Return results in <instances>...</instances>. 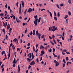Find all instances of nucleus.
Segmentation results:
<instances>
[{
    "label": "nucleus",
    "instance_id": "nucleus-18",
    "mask_svg": "<svg viewBox=\"0 0 73 73\" xmlns=\"http://www.w3.org/2000/svg\"><path fill=\"white\" fill-rule=\"evenodd\" d=\"M13 45V43H11L9 47V48H11V46H12Z\"/></svg>",
    "mask_w": 73,
    "mask_h": 73
},
{
    "label": "nucleus",
    "instance_id": "nucleus-22",
    "mask_svg": "<svg viewBox=\"0 0 73 73\" xmlns=\"http://www.w3.org/2000/svg\"><path fill=\"white\" fill-rule=\"evenodd\" d=\"M50 15L51 17H52V14L51 13V12H49Z\"/></svg>",
    "mask_w": 73,
    "mask_h": 73
},
{
    "label": "nucleus",
    "instance_id": "nucleus-2",
    "mask_svg": "<svg viewBox=\"0 0 73 73\" xmlns=\"http://www.w3.org/2000/svg\"><path fill=\"white\" fill-rule=\"evenodd\" d=\"M32 11H33L32 9L31 8H29V9L28 10L27 12H28H28H30L29 13H30V12H32Z\"/></svg>",
    "mask_w": 73,
    "mask_h": 73
},
{
    "label": "nucleus",
    "instance_id": "nucleus-42",
    "mask_svg": "<svg viewBox=\"0 0 73 73\" xmlns=\"http://www.w3.org/2000/svg\"><path fill=\"white\" fill-rule=\"evenodd\" d=\"M54 63H55V64H56L57 62V61H56V60H54Z\"/></svg>",
    "mask_w": 73,
    "mask_h": 73
},
{
    "label": "nucleus",
    "instance_id": "nucleus-61",
    "mask_svg": "<svg viewBox=\"0 0 73 73\" xmlns=\"http://www.w3.org/2000/svg\"><path fill=\"white\" fill-rule=\"evenodd\" d=\"M31 66L30 65H29V67L28 68L29 69H30V68H31Z\"/></svg>",
    "mask_w": 73,
    "mask_h": 73
},
{
    "label": "nucleus",
    "instance_id": "nucleus-31",
    "mask_svg": "<svg viewBox=\"0 0 73 73\" xmlns=\"http://www.w3.org/2000/svg\"><path fill=\"white\" fill-rule=\"evenodd\" d=\"M56 6L57 7V8H60V7H59V5H58L56 4Z\"/></svg>",
    "mask_w": 73,
    "mask_h": 73
},
{
    "label": "nucleus",
    "instance_id": "nucleus-17",
    "mask_svg": "<svg viewBox=\"0 0 73 73\" xmlns=\"http://www.w3.org/2000/svg\"><path fill=\"white\" fill-rule=\"evenodd\" d=\"M41 53L42 54H44V51L43 50H42L41 51Z\"/></svg>",
    "mask_w": 73,
    "mask_h": 73
},
{
    "label": "nucleus",
    "instance_id": "nucleus-4",
    "mask_svg": "<svg viewBox=\"0 0 73 73\" xmlns=\"http://www.w3.org/2000/svg\"><path fill=\"white\" fill-rule=\"evenodd\" d=\"M40 49H45V47L41 45L40 46Z\"/></svg>",
    "mask_w": 73,
    "mask_h": 73
},
{
    "label": "nucleus",
    "instance_id": "nucleus-44",
    "mask_svg": "<svg viewBox=\"0 0 73 73\" xmlns=\"http://www.w3.org/2000/svg\"><path fill=\"white\" fill-rule=\"evenodd\" d=\"M33 50H34V51H35V52H36V50H35V47H34V46H33Z\"/></svg>",
    "mask_w": 73,
    "mask_h": 73
},
{
    "label": "nucleus",
    "instance_id": "nucleus-54",
    "mask_svg": "<svg viewBox=\"0 0 73 73\" xmlns=\"http://www.w3.org/2000/svg\"><path fill=\"white\" fill-rule=\"evenodd\" d=\"M19 9H21V4L20 5V7H19Z\"/></svg>",
    "mask_w": 73,
    "mask_h": 73
},
{
    "label": "nucleus",
    "instance_id": "nucleus-38",
    "mask_svg": "<svg viewBox=\"0 0 73 73\" xmlns=\"http://www.w3.org/2000/svg\"><path fill=\"white\" fill-rule=\"evenodd\" d=\"M61 37H62V40H64V38H63V36L62 35H61Z\"/></svg>",
    "mask_w": 73,
    "mask_h": 73
},
{
    "label": "nucleus",
    "instance_id": "nucleus-21",
    "mask_svg": "<svg viewBox=\"0 0 73 73\" xmlns=\"http://www.w3.org/2000/svg\"><path fill=\"white\" fill-rule=\"evenodd\" d=\"M68 3L69 4H71V3H72V1L70 0H69L68 1Z\"/></svg>",
    "mask_w": 73,
    "mask_h": 73
},
{
    "label": "nucleus",
    "instance_id": "nucleus-35",
    "mask_svg": "<svg viewBox=\"0 0 73 73\" xmlns=\"http://www.w3.org/2000/svg\"><path fill=\"white\" fill-rule=\"evenodd\" d=\"M53 51L52 52H55V49L54 48H53L52 49Z\"/></svg>",
    "mask_w": 73,
    "mask_h": 73
},
{
    "label": "nucleus",
    "instance_id": "nucleus-47",
    "mask_svg": "<svg viewBox=\"0 0 73 73\" xmlns=\"http://www.w3.org/2000/svg\"><path fill=\"white\" fill-rule=\"evenodd\" d=\"M45 11V9H42L41 10V11Z\"/></svg>",
    "mask_w": 73,
    "mask_h": 73
},
{
    "label": "nucleus",
    "instance_id": "nucleus-59",
    "mask_svg": "<svg viewBox=\"0 0 73 73\" xmlns=\"http://www.w3.org/2000/svg\"><path fill=\"white\" fill-rule=\"evenodd\" d=\"M35 25L36 26L37 25V22H35Z\"/></svg>",
    "mask_w": 73,
    "mask_h": 73
},
{
    "label": "nucleus",
    "instance_id": "nucleus-49",
    "mask_svg": "<svg viewBox=\"0 0 73 73\" xmlns=\"http://www.w3.org/2000/svg\"><path fill=\"white\" fill-rule=\"evenodd\" d=\"M66 50L64 49V50H63V52H66Z\"/></svg>",
    "mask_w": 73,
    "mask_h": 73
},
{
    "label": "nucleus",
    "instance_id": "nucleus-23",
    "mask_svg": "<svg viewBox=\"0 0 73 73\" xmlns=\"http://www.w3.org/2000/svg\"><path fill=\"white\" fill-rule=\"evenodd\" d=\"M27 9H26L25 12H24L25 15V14H26V13H27Z\"/></svg>",
    "mask_w": 73,
    "mask_h": 73
},
{
    "label": "nucleus",
    "instance_id": "nucleus-29",
    "mask_svg": "<svg viewBox=\"0 0 73 73\" xmlns=\"http://www.w3.org/2000/svg\"><path fill=\"white\" fill-rule=\"evenodd\" d=\"M66 61H68V60H69V58H68V57H66Z\"/></svg>",
    "mask_w": 73,
    "mask_h": 73
},
{
    "label": "nucleus",
    "instance_id": "nucleus-39",
    "mask_svg": "<svg viewBox=\"0 0 73 73\" xmlns=\"http://www.w3.org/2000/svg\"><path fill=\"white\" fill-rule=\"evenodd\" d=\"M52 29H53V30H54L55 29V26H54L52 27Z\"/></svg>",
    "mask_w": 73,
    "mask_h": 73
},
{
    "label": "nucleus",
    "instance_id": "nucleus-7",
    "mask_svg": "<svg viewBox=\"0 0 73 73\" xmlns=\"http://www.w3.org/2000/svg\"><path fill=\"white\" fill-rule=\"evenodd\" d=\"M35 20H35V21L34 22V24H35V23H37V21L38 20V19H36Z\"/></svg>",
    "mask_w": 73,
    "mask_h": 73
},
{
    "label": "nucleus",
    "instance_id": "nucleus-6",
    "mask_svg": "<svg viewBox=\"0 0 73 73\" xmlns=\"http://www.w3.org/2000/svg\"><path fill=\"white\" fill-rule=\"evenodd\" d=\"M56 64L55 66H58V65H59L60 64V63H58V62H57L56 63Z\"/></svg>",
    "mask_w": 73,
    "mask_h": 73
},
{
    "label": "nucleus",
    "instance_id": "nucleus-58",
    "mask_svg": "<svg viewBox=\"0 0 73 73\" xmlns=\"http://www.w3.org/2000/svg\"><path fill=\"white\" fill-rule=\"evenodd\" d=\"M38 44H36V48H37V47H38Z\"/></svg>",
    "mask_w": 73,
    "mask_h": 73
},
{
    "label": "nucleus",
    "instance_id": "nucleus-41",
    "mask_svg": "<svg viewBox=\"0 0 73 73\" xmlns=\"http://www.w3.org/2000/svg\"><path fill=\"white\" fill-rule=\"evenodd\" d=\"M3 15H4V14L3 13H1L0 14V16H3Z\"/></svg>",
    "mask_w": 73,
    "mask_h": 73
},
{
    "label": "nucleus",
    "instance_id": "nucleus-15",
    "mask_svg": "<svg viewBox=\"0 0 73 73\" xmlns=\"http://www.w3.org/2000/svg\"><path fill=\"white\" fill-rule=\"evenodd\" d=\"M52 38H54V37H55V36H54V35H52Z\"/></svg>",
    "mask_w": 73,
    "mask_h": 73
},
{
    "label": "nucleus",
    "instance_id": "nucleus-3",
    "mask_svg": "<svg viewBox=\"0 0 73 73\" xmlns=\"http://www.w3.org/2000/svg\"><path fill=\"white\" fill-rule=\"evenodd\" d=\"M34 64H35V61H33L30 63V65H34Z\"/></svg>",
    "mask_w": 73,
    "mask_h": 73
},
{
    "label": "nucleus",
    "instance_id": "nucleus-48",
    "mask_svg": "<svg viewBox=\"0 0 73 73\" xmlns=\"http://www.w3.org/2000/svg\"><path fill=\"white\" fill-rule=\"evenodd\" d=\"M12 29H11V28H10L9 30V32H11V31H12Z\"/></svg>",
    "mask_w": 73,
    "mask_h": 73
},
{
    "label": "nucleus",
    "instance_id": "nucleus-52",
    "mask_svg": "<svg viewBox=\"0 0 73 73\" xmlns=\"http://www.w3.org/2000/svg\"><path fill=\"white\" fill-rule=\"evenodd\" d=\"M65 66V64L64 63L63 64V68H64Z\"/></svg>",
    "mask_w": 73,
    "mask_h": 73
},
{
    "label": "nucleus",
    "instance_id": "nucleus-30",
    "mask_svg": "<svg viewBox=\"0 0 73 73\" xmlns=\"http://www.w3.org/2000/svg\"><path fill=\"white\" fill-rule=\"evenodd\" d=\"M3 25L4 27H5L6 26H5V23L4 22H3Z\"/></svg>",
    "mask_w": 73,
    "mask_h": 73
},
{
    "label": "nucleus",
    "instance_id": "nucleus-28",
    "mask_svg": "<svg viewBox=\"0 0 73 73\" xmlns=\"http://www.w3.org/2000/svg\"><path fill=\"white\" fill-rule=\"evenodd\" d=\"M57 15L58 17H60V12H58V13L57 14Z\"/></svg>",
    "mask_w": 73,
    "mask_h": 73
},
{
    "label": "nucleus",
    "instance_id": "nucleus-34",
    "mask_svg": "<svg viewBox=\"0 0 73 73\" xmlns=\"http://www.w3.org/2000/svg\"><path fill=\"white\" fill-rule=\"evenodd\" d=\"M48 51L49 52H52V49L50 48L49 50H48Z\"/></svg>",
    "mask_w": 73,
    "mask_h": 73
},
{
    "label": "nucleus",
    "instance_id": "nucleus-37",
    "mask_svg": "<svg viewBox=\"0 0 73 73\" xmlns=\"http://www.w3.org/2000/svg\"><path fill=\"white\" fill-rule=\"evenodd\" d=\"M32 54L31 53H29L28 54V55H27L28 56V57H29V56H30V55Z\"/></svg>",
    "mask_w": 73,
    "mask_h": 73
},
{
    "label": "nucleus",
    "instance_id": "nucleus-10",
    "mask_svg": "<svg viewBox=\"0 0 73 73\" xmlns=\"http://www.w3.org/2000/svg\"><path fill=\"white\" fill-rule=\"evenodd\" d=\"M54 15L55 16H57V15L56 14V12H55V11H54Z\"/></svg>",
    "mask_w": 73,
    "mask_h": 73
},
{
    "label": "nucleus",
    "instance_id": "nucleus-16",
    "mask_svg": "<svg viewBox=\"0 0 73 73\" xmlns=\"http://www.w3.org/2000/svg\"><path fill=\"white\" fill-rule=\"evenodd\" d=\"M68 14L69 16H70L71 15V13H70V11L68 12Z\"/></svg>",
    "mask_w": 73,
    "mask_h": 73
},
{
    "label": "nucleus",
    "instance_id": "nucleus-45",
    "mask_svg": "<svg viewBox=\"0 0 73 73\" xmlns=\"http://www.w3.org/2000/svg\"><path fill=\"white\" fill-rule=\"evenodd\" d=\"M66 53L67 54H70V52H66Z\"/></svg>",
    "mask_w": 73,
    "mask_h": 73
},
{
    "label": "nucleus",
    "instance_id": "nucleus-53",
    "mask_svg": "<svg viewBox=\"0 0 73 73\" xmlns=\"http://www.w3.org/2000/svg\"><path fill=\"white\" fill-rule=\"evenodd\" d=\"M30 45H31L30 43H28V44H27V46H30Z\"/></svg>",
    "mask_w": 73,
    "mask_h": 73
},
{
    "label": "nucleus",
    "instance_id": "nucleus-1",
    "mask_svg": "<svg viewBox=\"0 0 73 73\" xmlns=\"http://www.w3.org/2000/svg\"><path fill=\"white\" fill-rule=\"evenodd\" d=\"M51 30L53 32H55V31H56V30H58V29H57V27H56L53 30V29L51 27Z\"/></svg>",
    "mask_w": 73,
    "mask_h": 73
},
{
    "label": "nucleus",
    "instance_id": "nucleus-50",
    "mask_svg": "<svg viewBox=\"0 0 73 73\" xmlns=\"http://www.w3.org/2000/svg\"><path fill=\"white\" fill-rule=\"evenodd\" d=\"M27 60H28V61H30V59L29 58H27Z\"/></svg>",
    "mask_w": 73,
    "mask_h": 73
},
{
    "label": "nucleus",
    "instance_id": "nucleus-5",
    "mask_svg": "<svg viewBox=\"0 0 73 73\" xmlns=\"http://www.w3.org/2000/svg\"><path fill=\"white\" fill-rule=\"evenodd\" d=\"M18 73L20 72V65H19L18 66Z\"/></svg>",
    "mask_w": 73,
    "mask_h": 73
},
{
    "label": "nucleus",
    "instance_id": "nucleus-33",
    "mask_svg": "<svg viewBox=\"0 0 73 73\" xmlns=\"http://www.w3.org/2000/svg\"><path fill=\"white\" fill-rule=\"evenodd\" d=\"M27 29H26V30L25 31V33H27Z\"/></svg>",
    "mask_w": 73,
    "mask_h": 73
},
{
    "label": "nucleus",
    "instance_id": "nucleus-19",
    "mask_svg": "<svg viewBox=\"0 0 73 73\" xmlns=\"http://www.w3.org/2000/svg\"><path fill=\"white\" fill-rule=\"evenodd\" d=\"M12 48H13V50H15V47H14V45H12Z\"/></svg>",
    "mask_w": 73,
    "mask_h": 73
},
{
    "label": "nucleus",
    "instance_id": "nucleus-55",
    "mask_svg": "<svg viewBox=\"0 0 73 73\" xmlns=\"http://www.w3.org/2000/svg\"><path fill=\"white\" fill-rule=\"evenodd\" d=\"M63 61L64 62V63H66V62H65V59H64L63 60Z\"/></svg>",
    "mask_w": 73,
    "mask_h": 73
},
{
    "label": "nucleus",
    "instance_id": "nucleus-8",
    "mask_svg": "<svg viewBox=\"0 0 73 73\" xmlns=\"http://www.w3.org/2000/svg\"><path fill=\"white\" fill-rule=\"evenodd\" d=\"M54 20H55V21H57V17H56V16L54 17Z\"/></svg>",
    "mask_w": 73,
    "mask_h": 73
},
{
    "label": "nucleus",
    "instance_id": "nucleus-36",
    "mask_svg": "<svg viewBox=\"0 0 73 73\" xmlns=\"http://www.w3.org/2000/svg\"><path fill=\"white\" fill-rule=\"evenodd\" d=\"M64 34H65V32H64V31L63 32V33H62V36H63V37H64Z\"/></svg>",
    "mask_w": 73,
    "mask_h": 73
},
{
    "label": "nucleus",
    "instance_id": "nucleus-27",
    "mask_svg": "<svg viewBox=\"0 0 73 73\" xmlns=\"http://www.w3.org/2000/svg\"><path fill=\"white\" fill-rule=\"evenodd\" d=\"M44 35H43L41 36V37L40 38H44Z\"/></svg>",
    "mask_w": 73,
    "mask_h": 73
},
{
    "label": "nucleus",
    "instance_id": "nucleus-40",
    "mask_svg": "<svg viewBox=\"0 0 73 73\" xmlns=\"http://www.w3.org/2000/svg\"><path fill=\"white\" fill-rule=\"evenodd\" d=\"M2 31L3 32H4V33H5V30L4 29H3Z\"/></svg>",
    "mask_w": 73,
    "mask_h": 73
},
{
    "label": "nucleus",
    "instance_id": "nucleus-56",
    "mask_svg": "<svg viewBox=\"0 0 73 73\" xmlns=\"http://www.w3.org/2000/svg\"><path fill=\"white\" fill-rule=\"evenodd\" d=\"M62 54L63 55H65V53H64V52H62Z\"/></svg>",
    "mask_w": 73,
    "mask_h": 73
},
{
    "label": "nucleus",
    "instance_id": "nucleus-57",
    "mask_svg": "<svg viewBox=\"0 0 73 73\" xmlns=\"http://www.w3.org/2000/svg\"><path fill=\"white\" fill-rule=\"evenodd\" d=\"M21 9H20L19 10V14H21Z\"/></svg>",
    "mask_w": 73,
    "mask_h": 73
},
{
    "label": "nucleus",
    "instance_id": "nucleus-51",
    "mask_svg": "<svg viewBox=\"0 0 73 73\" xmlns=\"http://www.w3.org/2000/svg\"><path fill=\"white\" fill-rule=\"evenodd\" d=\"M8 38V36L7 35H6V37H5V39H7Z\"/></svg>",
    "mask_w": 73,
    "mask_h": 73
},
{
    "label": "nucleus",
    "instance_id": "nucleus-11",
    "mask_svg": "<svg viewBox=\"0 0 73 73\" xmlns=\"http://www.w3.org/2000/svg\"><path fill=\"white\" fill-rule=\"evenodd\" d=\"M40 20H41V17H39L38 19V23H40Z\"/></svg>",
    "mask_w": 73,
    "mask_h": 73
},
{
    "label": "nucleus",
    "instance_id": "nucleus-62",
    "mask_svg": "<svg viewBox=\"0 0 73 73\" xmlns=\"http://www.w3.org/2000/svg\"><path fill=\"white\" fill-rule=\"evenodd\" d=\"M36 61L37 62H38V58H37L36 59Z\"/></svg>",
    "mask_w": 73,
    "mask_h": 73
},
{
    "label": "nucleus",
    "instance_id": "nucleus-26",
    "mask_svg": "<svg viewBox=\"0 0 73 73\" xmlns=\"http://www.w3.org/2000/svg\"><path fill=\"white\" fill-rule=\"evenodd\" d=\"M53 40L54 41V42L55 43V44H56V41H55V40H54V39L53 38Z\"/></svg>",
    "mask_w": 73,
    "mask_h": 73
},
{
    "label": "nucleus",
    "instance_id": "nucleus-46",
    "mask_svg": "<svg viewBox=\"0 0 73 73\" xmlns=\"http://www.w3.org/2000/svg\"><path fill=\"white\" fill-rule=\"evenodd\" d=\"M31 57H32V58L33 59V58H35V55L31 56Z\"/></svg>",
    "mask_w": 73,
    "mask_h": 73
},
{
    "label": "nucleus",
    "instance_id": "nucleus-13",
    "mask_svg": "<svg viewBox=\"0 0 73 73\" xmlns=\"http://www.w3.org/2000/svg\"><path fill=\"white\" fill-rule=\"evenodd\" d=\"M68 15H66L64 17V19H67V18H68Z\"/></svg>",
    "mask_w": 73,
    "mask_h": 73
},
{
    "label": "nucleus",
    "instance_id": "nucleus-64",
    "mask_svg": "<svg viewBox=\"0 0 73 73\" xmlns=\"http://www.w3.org/2000/svg\"><path fill=\"white\" fill-rule=\"evenodd\" d=\"M13 19H14V20H15V18H16V17H15V16H13Z\"/></svg>",
    "mask_w": 73,
    "mask_h": 73
},
{
    "label": "nucleus",
    "instance_id": "nucleus-12",
    "mask_svg": "<svg viewBox=\"0 0 73 73\" xmlns=\"http://www.w3.org/2000/svg\"><path fill=\"white\" fill-rule=\"evenodd\" d=\"M34 18H35V20H36V19H37V15H36L34 16Z\"/></svg>",
    "mask_w": 73,
    "mask_h": 73
},
{
    "label": "nucleus",
    "instance_id": "nucleus-14",
    "mask_svg": "<svg viewBox=\"0 0 73 73\" xmlns=\"http://www.w3.org/2000/svg\"><path fill=\"white\" fill-rule=\"evenodd\" d=\"M17 40V39H16V38H15L14 40H13V41H14V42H16Z\"/></svg>",
    "mask_w": 73,
    "mask_h": 73
},
{
    "label": "nucleus",
    "instance_id": "nucleus-9",
    "mask_svg": "<svg viewBox=\"0 0 73 73\" xmlns=\"http://www.w3.org/2000/svg\"><path fill=\"white\" fill-rule=\"evenodd\" d=\"M10 25L9 24L7 25V29H9V28H10Z\"/></svg>",
    "mask_w": 73,
    "mask_h": 73
},
{
    "label": "nucleus",
    "instance_id": "nucleus-25",
    "mask_svg": "<svg viewBox=\"0 0 73 73\" xmlns=\"http://www.w3.org/2000/svg\"><path fill=\"white\" fill-rule=\"evenodd\" d=\"M36 36H38V31L37 30L36 31Z\"/></svg>",
    "mask_w": 73,
    "mask_h": 73
},
{
    "label": "nucleus",
    "instance_id": "nucleus-43",
    "mask_svg": "<svg viewBox=\"0 0 73 73\" xmlns=\"http://www.w3.org/2000/svg\"><path fill=\"white\" fill-rule=\"evenodd\" d=\"M15 59H14V60H13V63L14 64H15Z\"/></svg>",
    "mask_w": 73,
    "mask_h": 73
},
{
    "label": "nucleus",
    "instance_id": "nucleus-20",
    "mask_svg": "<svg viewBox=\"0 0 73 73\" xmlns=\"http://www.w3.org/2000/svg\"><path fill=\"white\" fill-rule=\"evenodd\" d=\"M10 57V54H9L8 56V57H7V59H9V58Z\"/></svg>",
    "mask_w": 73,
    "mask_h": 73
},
{
    "label": "nucleus",
    "instance_id": "nucleus-32",
    "mask_svg": "<svg viewBox=\"0 0 73 73\" xmlns=\"http://www.w3.org/2000/svg\"><path fill=\"white\" fill-rule=\"evenodd\" d=\"M9 54H10V52H11V48H9Z\"/></svg>",
    "mask_w": 73,
    "mask_h": 73
},
{
    "label": "nucleus",
    "instance_id": "nucleus-63",
    "mask_svg": "<svg viewBox=\"0 0 73 73\" xmlns=\"http://www.w3.org/2000/svg\"><path fill=\"white\" fill-rule=\"evenodd\" d=\"M13 66V67H15V66H16V65H15V64H14Z\"/></svg>",
    "mask_w": 73,
    "mask_h": 73
},
{
    "label": "nucleus",
    "instance_id": "nucleus-24",
    "mask_svg": "<svg viewBox=\"0 0 73 73\" xmlns=\"http://www.w3.org/2000/svg\"><path fill=\"white\" fill-rule=\"evenodd\" d=\"M16 5L17 7H18V5H19V1H18L17 3H16Z\"/></svg>",
    "mask_w": 73,
    "mask_h": 73
},
{
    "label": "nucleus",
    "instance_id": "nucleus-60",
    "mask_svg": "<svg viewBox=\"0 0 73 73\" xmlns=\"http://www.w3.org/2000/svg\"><path fill=\"white\" fill-rule=\"evenodd\" d=\"M64 5V4H60V6L62 7Z\"/></svg>",
    "mask_w": 73,
    "mask_h": 73
}]
</instances>
